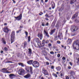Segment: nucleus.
Returning a JSON list of instances; mask_svg holds the SVG:
<instances>
[{"instance_id":"obj_18","label":"nucleus","mask_w":79,"mask_h":79,"mask_svg":"<svg viewBox=\"0 0 79 79\" xmlns=\"http://www.w3.org/2000/svg\"><path fill=\"white\" fill-rule=\"evenodd\" d=\"M77 0H70V4L72 5V4H73L74 2H76Z\"/></svg>"},{"instance_id":"obj_57","label":"nucleus","mask_w":79,"mask_h":79,"mask_svg":"<svg viewBox=\"0 0 79 79\" xmlns=\"http://www.w3.org/2000/svg\"><path fill=\"white\" fill-rule=\"evenodd\" d=\"M45 2L46 3H47L48 2V0H45Z\"/></svg>"},{"instance_id":"obj_46","label":"nucleus","mask_w":79,"mask_h":79,"mask_svg":"<svg viewBox=\"0 0 79 79\" xmlns=\"http://www.w3.org/2000/svg\"><path fill=\"white\" fill-rule=\"evenodd\" d=\"M51 69H54V66H51Z\"/></svg>"},{"instance_id":"obj_25","label":"nucleus","mask_w":79,"mask_h":79,"mask_svg":"<svg viewBox=\"0 0 79 79\" xmlns=\"http://www.w3.org/2000/svg\"><path fill=\"white\" fill-rule=\"evenodd\" d=\"M18 64H19V65H21V66H23V67H24V64H23L21 63H18Z\"/></svg>"},{"instance_id":"obj_4","label":"nucleus","mask_w":79,"mask_h":79,"mask_svg":"<svg viewBox=\"0 0 79 79\" xmlns=\"http://www.w3.org/2000/svg\"><path fill=\"white\" fill-rule=\"evenodd\" d=\"M77 27L76 26H72L70 29V30H71V31L73 32H76V31H77Z\"/></svg>"},{"instance_id":"obj_7","label":"nucleus","mask_w":79,"mask_h":79,"mask_svg":"<svg viewBox=\"0 0 79 79\" xmlns=\"http://www.w3.org/2000/svg\"><path fill=\"white\" fill-rule=\"evenodd\" d=\"M7 69H6L5 68L2 69V72L3 73H10L11 72H9L8 70H7Z\"/></svg>"},{"instance_id":"obj_5","label":"nucleus","mask_w":79,"mask_h":79,"mask_svg":"<svg viewBox=\"0 0 79 79\" xmlns=\"http://www.w3.org/2000/svg\"><path fill=\"white\" fill-rule=\"evenodd\" d=\"M25 71L23 69H19V71L18 72V73L19 75H23L24 74Z\"/></svg>"},{"instance_id":"obj_27","label":"nucleus","mask_w":79,"mask_h":79,"mask_svg":"<svg viewBox=\"0 0 79 79\" xmlns=\"http://www.w3.org/2000/svg\"><path fill=\"white\" fill-rule=\"evenodd\" d=\"M45 40H43V43H42V44H43V45L42 46V47H44V45H45Z\"/></svg>"},{"instance_id":"obj_14","label":"nucleus","mask_w":79,"mask_h":79,"mask_svg":"<svg viewBox=\"0 0 79 79\" xmlns=\"http://www.w3.org/2000/svg\"><path fill=\"white\" fill-rule=\"evenodd\" d=\"M38 37H39V38H40V40H42V39L43 37L42 34H39L38 35Z\"/></svg>"},{"instance_id":"obj_31","label":"nucleus","mask_w":79,"mask_h":79,"mask_svg":"<svg viewBox=\"0 0 79 79\" xmlns=\"http://www.w3.org/2000/svg\"><path fill=\"white\" fill-rule=\"evenodd\" d=\"M12 63L13 62H11V61H7L5 62V63Z\"/></svg>"},{"instance_id":"obj_42","label":"nucleus","mask_w":79,"mask_h":79,"mask_svg":"<svg viewBox=\"0 0 79 79\" xmlns=\"http://www.w3.org/2000/svg\"><path fill=\"white\" fill-rule=\"evenodd\" d=\"M60 76L61 77H63V74L62 73H61Z\"/></svg>"},{"instance_id":"obj_51","label":"nucleus","mask_w":79,"mask_h":79,"mask_svg":"<svg viewBox=\"0 0 79 79\" xmlns=\"http://www.w3.org/2000/svg\"><path fill=\"white\" fill-rule=\"evenodd\" d=\"M48 45L49 47H51L52 46V44H49Z\"/></svg>"},{"instance_id":"obj_52","label":"nucleus","mask_w":79,"mask_h":79,"mask_svg":"<svg viewBox=\"0 0 79 79\" xmlns=\"http://www.w3.org/2000/svg\"><path fill=\"white\" fill-rule=\"evenodd\" d=\"M77 61H78L77 62V63H79V58L78 59Z\"/></svg>"},{"instance_id":"obj_11","label":"nucleus","mask_w":79,"mask_h":79,"mask_svg":"<svg viewBox=\"0 0 79 79\" xmlns=\"http://www.w3.org/2000/svg\"><path fill=\"white\" fill-rule=\"evenodd\" d=\"M58 37V38H59L60 39H61V38L63 37V36L62 35V33H61V32L59 31V32Z\"/></svg>"},{"instance_id":"obj_62","label":"nucleus","mask_w":79,"mask_h":79,"mask_svg":"<svg viewBox=\"0 0 79 79\" xmlns=\"http://www.w3.org/2000/svg\"><path fill=\"white\" fill-rule=\"evenodd\" d=\"M41 0V2L42 3H43V2H44L43 0Z\"/></svg>"},{"instance_id":"obj_56","label":"nucleus","mask_w":79,"mask_h":79,"mask_svg":"<svg viewBox=\"0 0 79 79\" xmlns=\"http://www.w3.org/2000/svg\"><path fill=\"white\" fill-rule=\"evenodd\" d=\"M5 37L6 38H8V37H7L6 34Z\"/></svg>"},{"instance_id":"obj_50","label":"nucleus","mask_w":79,"mask_h":79,"mask_svg":"<svg viewBox=\"0 0 79 79\" xmlns=\"http://www.w3.org/2000/svg\"><path fill=\"white\" fill-rule=\"evenodd\" d=\"M69 64H70V65H71V66H72L73 64H72V63L69 62Z\"/></svg>"},{"instance_id":"obj_37","label":"nucleus","mask_w":79,"mask_h":79,"mask_svg":"<svg viewBox=\"0 0 79 79\" xmlns=\"http://www.w3.org/2000/svg\"><path fill=\"white\" fill-rule=\"evenodd\" d=\"M57 44H61V42L60 41H57Z\"/></svg>"},{"instance_id":"obj_47","label":"nucleus","mask_w":79,"mask_h":79,"mask_svg":"<svg viewBox=\"0 0 79 79\" xmlns=\"http://www.w3.org/2000/svg\"><path fill=\"white\" fill-rule=\"evenodd\" d=\"M39 38L36 39V41L39 42Z\"/></svg>"},{"instance_id":"obj_49","label":"nucleus","mask_w":79,"mask_h":79,"mask_svg":"<svg viewBox=\"0 0 79 79\" xmlns=\"http://www.w3.org/2000/svg\"><path fill=\"white\" fill-rule=\"evenodd\" d=\"M71 68V67L70 66H69L68 67V69H70Z\"/></svg>"},{"instance_id":"obj_8","label":"nucleus","mask_w":79,"mask_h":79,"mask_svg":"<svg viewBox=\"0 0 79 79\" xmlns=\"http://www.w3.org/2000/svg\"><path fill=\"white\" fill-rule=\"evenodd\" d=\"M43 73L45 74V75H48V72L47 71L44 69H43Z\"/></svg>"},{"instance_id":"obj_41","label":"nucleus","mask_w":79,"mask_h":79,"mask_svg":"<svg viewBox=\"0 0 79 79\" xmlns=\"http://www.w3.org/2000/svg\"><path fill=\"white\" fill-rule=\"evenodd\" d=\"M4 50L5 51H8V48H4Z\"/></svg>"},{"instance_id":"obj_40","label":"nucleus","mask_w":79,"mask_h":79,"mask_svg":"<svg viewBox=\"0 0 79 79\" xmlns=\"http://www.w3.org/2000/svg\"><path fill=\"white\" fill-rule=\"evenodd\" d=\"M25 33L26 34V36H27V35H28V33H27V32L25 31Z\"/></svg>"},{"instance_id":"obj_3","label":"nucleus","mask_w":79,"mask_h":79,"mask_svg":"<svg viewBox=\"0 0 79 79\" xmlns=\"http://www.w3.org/2000/svg\"><path fill=\"white\" fill-rule=\"evenodd\" d=\"M32 65L34 68H38L39 67V63L37 61H34L32 63Z\"/></svg>"},{"instance_id":"obj_48","label":"nucleus","mask_w":79,"mask_h":79,"mask_svg":"<svg viewBox=\"0 0 79 79\" xmlns=\"http://www.w3.org/2000/svg\"><path fill=\"white\" fill-rule=\"evenodd\" d=\"M62 60H65V58L64 57H63L62 58Z\"/></svg>"},{"instance_id":"obj_32","label":"nucleus","mask_w":79,"mask_h":79,"mask_svg":"<svg viewBox=\"0 0 79 79\" xmlns=\"http://www.w3.org/2000/svg\"><path fill=\"white\" fill-rule=\"evenodd\" d=\"M70 74H71L72 75H74V72H73V71H72V72L70 73Z\"/></svg>"},{"instance_id":"obj_13","label":"nucleus","mask_w":79,"mask_h":79,"mask_svg":"<svg viewBox=\"0 0 79 79\" xmlns=\"http://www.w3.org/2000/svg\"><path fill=\"white\" fill-rule=\"evenodd\" d=\"M52 9H54L55 8V3L53 2H52Z\"/></svg>"},{"instance_id":"obj_44","label":"nucleus","mask_w":79,"mask_h":79,"mask_svg":"<svg viewBox=\"0 0 79 79\" xmlns=\"http://www.w3.org/2000/svg\"><path fill=\"white\" fill-rule=\"evenodd\" d=\"M57 56L58 58H59V57H60V54H58L57 55Z\"/></svg>"},{"instance_id":"obj_33","label":"nucleus","mask_w":79,"mask_h":79,"mask_svg":"<svg viewBox=\"0 0 79 79\" xmlns=\"http://www.w3.org/2000/svg\"><path fill=\"white\" fill-rule=\"evenodd\" d=\"M54 39L56 40H58V37L56 36H55Z\"/></svg>"},{"instance_id":"obj_55","label":"nucleus","mask_w":79,"mask_h":79,"mask_svg":"<svg viewBox=\"0 0 79 79\" xmlns=\"http://www.w3.org/2000/svg\"><path fill=\"white\" fill-rule=\"evenodd\" d=\"M48 23H47L46 24V26H48Z\"/></svg>"},{"instance_id":"obj_64","label":"nucleus","mask_w":79,"mask_h":79,"mask_svg":"<svg viewBox=\"0 0 79 79\" xmlns=\"http://www.w3.org/2000/svg\"><path fill=\"white\" fill-rule=\"evenodd\" d=\"M41 79H44V77H41Z\"/></svg>"},{"instance_id":"obj_20","label":"nucleus","mask_w":79,"mask_h":79,"mask_svg":"<svg viewBox=\"0 0 79 79\" xmlns=\"http://www.w3.org/2000/svg\"><path fill=\"white\" fill-rule=\"evenodd\" d=\"M77 14H75L72 17V19H74V18H76L77 17Z\"/></svg>"},{"instance_id":"obj_53","label":"nucleus","mask_w":79,"mask_h":79,"mask_svg":"<svg viewBox=\"0 0 79 79\" xmlns=\"http://www.w3.org/2000/svg\"><path fill=\"white\" fill-rule=\"evenodd\" d=\"M42 26H44L45 24L44 23H42Z\"/></svg>"},{"instance_id":"obj_16","label":"nucleus","mask_w":79,"mask_h":79,"mask_svg":"<svg viewBox=\"0 0 79 79\" xmlns=\"http://www.w3.org/2000/svg\"><path fill=\"white\" fill-rule=\"evenodd\" d=\"M28 54L30 55V56H31V54H32V50L30 48L28 49Z\"/></svg>"},{"instance_id":"obj_45","label":"nucleus","mask_w":79,"mask_h":79,"mask_svg":"<svg viewBox=\"0 0 79 79\" xmlns=\"http://www.w3.org/2000/svg\"><path fill=\"white\" fill-rule=\"evenodd\" d=\"M66 79H69V77L68 76H65Z\"/></svg>"},{"instance_id":"obj_54","label":"nucleus","mask_w":79,"mask_h":79,"mask_svg":"<svg viewBox=\"0 0 79 79\" xmlns=\"http://www.w3.org/2000/svg\"><path fill=\"white\" fill-rule=\"evenodd\" d=\"M3 11H4V10H2V11L0 12L1 14H2V13L3 12Z\"/></svg>"},{"instance_id":"obj_28","label":"nucleus","mask_w":79,"mask_h":79,"mask_svg":"<svg viewBox=\"0 0 79 79\" xmlns=\"http://www.w3.org/2000/svg\"><path fill=\"white\" fill-rule=\"evenodd\" d=\"M28 42H29L31 41V36H29L28 37Z\"/></svg>"},{"instance_id":"obj_38","label":"nucleus","mask_w":79,"mask_h":79,"mask_svg":"<svg viewBox=\"0 0 79 79\" xmlns=\"http://www.w3.org/2000/svg\"><path fill=\"white\" fill-rule=\"evenodd\" d=\"M50 54H52L53 55V54H54V52H53L51 51V52H50Z\"/></svg>"},{"instance_id":"obj_19","label":"nucleus","mask_w":79,"mask_h":79,"mask_svg":"<svg viewBox=\"0 0 79 79\" xmlns=\"http://www.w3.org/2000/svg\"><path fill=\"white\" fill-rule=\"evenodd\" d=\"M72 42V40L71 39H69L67 40V43L68 44H71Z\"/></svg>"},{"instance_id":"obj_34","label":"nucleus","mask_w":79,"mask_h":79,"mask_svg":"<svg viewBox=\"0 0 79 79\" xmlns=\"http://www.w3.org/2000/svg\"><path fill=\"white\" fill-rule=\"evenodd\" d=\"M21 30H20L19 31H16V33H19V32H21Z\"/></svg>"},{"instance_id":"obj_15","label":"nucleus","mask_w":79,"mask_h":79,"mask_svg":"<svg viewBox=\"0 0 79 79\" xmlns=\"http://www.w3.org/2000/svg\"><path fill=\"white\" fill-rule=\"evenodd\" d=\"M33 62V60H31L27 62V63L29 64H32Z\"/></svg>"},{"instance_id":"obj_10","label":"nucleus","mask_w":79,"mask_h":79,"mask_svg":"<svg viewBox=\"0 0 79 79\" xmlns=\"http://www.w3.org/2000/svg\"><path fill=\"white\" fill-rule=\"evenodd\" d=\"M9 76L10 79H13L15 77H16V76L14 74H11L9 75Z\"/></svg>"},{"instance_id":"obj_58","label":"nucleus","mask_w":79,"mask_h":79,"mask_svg":"<svg viewBox=\"0 0 79 79\" xmlns=\"http://www.w3.org/2000/svg\"><path fill=\"white\" fill-rule=\"evenodd\" d=\"M14 3H16V1H13Z\"/></svg>"},{"instance_id":"obj_21","label":"nucleus","mask_w":79,"mask_h":79,"mask_svg":"<svg viewBox=\"0 0 79 79\" xmlns=\"http://www.w3.org/2000/svg\"><path fill=\"white\" fill-rule=\"evenodd\" d=\"M2 41L3 43L4 44H6V42L5 40V38H2Z\"/></svg>"},{"instance_id":"obj_29","label":"nucleus","mask_w":79,"mask_h":79,"mask_svg":"<svg viewBox=\"0 0 79 79\" xmlns=\"http://www.w3.org/2000/svg\"><path fill=\"white\" fill-rule=\"evenodd\" d=\"M52 75L53 76L55 77H57V75H56V74L53 73Z\"/></svg>"},{"instance_id":"obj_63","label":"nucleus","mask_w":79,"mask_h":79,"mask_svg":"<svg viewBox=\"0 0 79 79\" xmlns=\"http://www.w3.org/2000/svg\"><path fill=\"white\" fill-rule=\"evenodd\" d=\"M61 47H62V48H64V46L62 45Z\"/></svg>"},{"instance_id":"obj_24","label":"nucleus","mask_w":79,"mask_h":79,"mask_svg":"<svg viewBox=\"0 0 79 79\" xmlns=\"http://www.w3.org/2000/svg\"><path fill=\"white\" fill-rule=\"evenodd\" d=\"M55 29H54L53 30H52L51 31V35H52L55 32Z\"/></svg>"},{"instance_id":"obj_39","label":"nucleus","mask_w":79,"mask_h":79,"mask_svg":"<svg viewBox=\"0 0 79 79\" xmlns=\"http://www.w3.org/2000/svg\"><path fill=\"white\" fill-rule=\"evenodd\" d=\"M45 16H46V17H48V18L50 17V16H48V15H47V14H46L45 15Z\"/></svg>"},{"instance_id":"obj_60","label":"nucleus","mask_w":79,"mask_h":79,"mask_svg":"<svg viewBox=\"0 0 79 79\" xmlns=\"http://www.w3.org/2000/svg\"><path fill=\"white\" fill-rule=\"evenodd\" d=\"M1 53H3V51H2L1 52Z\"/></svg>"},{"instance_id":"obj_9","label":"nucleus","mask_w":79,"mask_h":79,"mask_svg":"<svg viewBox=\"0 0 79 79\" xmlns=\"http://www.w3.org/2000/svg\"><path fill=\"white\" fill-rule=\"evenodd\" d=\"M10 31V30L8 29L7 27H5L4 28V32L6 33H8V31Z\"/></svg>"},{"instance_id":"obj_59","label":"nucleus","mask_w":79,"mask_h":79,"mask_svg":"<svg viewBox=\"0 0 79 79\" xmlns=\"http://www.w3.org/2000/svg\"><path fill=\"white\" fill-rule=\"evenodd\" d=\"M4 25H5V26H6V25H7V23H5Z\"/></svg>"},{"instance_id":"obj_35","label":"nucleus","mask_w":79,"mask_h":79,"mask_svg":"<svg viewBox=\"0 0 79 79\" xmlns=\"http://www.w3.org/2000/svg\"><path fill=\"white\" fill-rule=\"evenodd\" d=\"M70 18V15H69L68 16V15H67V19H69Z\"/></svg>"},{"instance_id":"obj_12","label":"nucleus","mask_w":79,"mask_h":79,"mask_svg":"<svg viewBox=\"0 0 79 79\" xmlns=\"http://www.w3.org/2000/svg\"><path fill=\"white\" fill-rule=\"evenodd\" d=\"M44 33L45 34V36H47L48 37V38L50 37V36L49 35H48V33L46 31V30H44Z\"/></svg>"},{"instance_id":"obj_22","label":"nucleus","mask_w":79,"mask_h":79,"mask_svg":"<svg viewBox=\"0 0 79 79\" xmlns=\"http://www.w3.org/2000/svg\"><path fill=\"white\" fill-rule=\"evenodd\" d=\"M56 69L57 70V71H60V70H61V68L60 67H56Z\"/></svg>"},{"instance_id":"obj_43","label":"nucleus","mask_w":79,"mask_h":79,"mask_svg":"<svg viewBox=\"0 0 79 79\" xmlns=\"http://www.w3.org/2000/svg\"><path fill=\"white\" fill-rule=\"evenodd\" d=\"M46 64L47 65H49V63H48V62H47L46 63Z\"/></svg>"},{"instance_id":"obj_36","label":"nucleus","mask_w":79,"mask_h":79,"mask_svg":"<svg viewBox=\"0 0 79 79\" xmlns=\"http://www.w3.org/2000/svg\"><path fill=\"white\" fill-rule=\"evenodd\" d=\"M37 44L38 46H40V45H41V43H40L39 42H38Z\"/></svg>"},{"instance_id":"obj_23","label":"nucleus","mask_w":79,"mask_h":79,"mask_svg":"<svg viewBox=\"0 0 79 79\" xmlns=\"http://www.w3.org/2000/svg\"><path fill=\"white\" fill-rule=\"evenodd\" d=\"M30 70L31 73L32 74H33V72H32V67H30Z\"/></svg>"},{"instance_id":"obj_61","label":"nucleus","mask_w":79,"mask_h":79,"mask_svg":"<svg viewBox=\"0 0 79 79\" xmlns=\"http://www.w3.org/2000/svg\"><path fill=\"white\" fill-rule=\"evenodd\" d=\"M77 20L76 19L75 20V22H76V23H77Z\"/></svg>"},{"instance_id":"obj_17","label":"nucleus","mask_w":79,"mask_h":79,"mask_svg":"<svg viewBox=\"0 0 79 79\" xmlns=\"http://www.w3.org/2000/svg\"><path fill=\"white\" fill-rule=\"evenodd\" d=\"M31 77V75L30 74H27V75L24 76L25 78H29Z\"/></svg>"},{"instance_id":"obj_2","label":"nucleus","mask_w":79,"mask_h":79,"mask_svg":"<svg viewBox=\"0 0 79 79\" xmlns=\"http://www.w3.org/2000/svg\"><path fill=\"white\" fill-rule=\"evenodd\" d=\"M11 44H12V43H13L15 41V31H13L11 35Z\"/></svg>"},{"instance_id":"obj_30","label":"nucleus","mask_w":79,"mask_h":79,"mask_svg":"<svg viewBox=\"0 0 79 79\" xmlns=\"http://www.w3.org/2000/svg\"><path fill=\"white\" fill-rule=\"evenodd\" d=\"M26 71H27V72L28 73L29 72V69L27 68H26Z\"/></svg>"},{"instance_id":"obj_1","label":"nucleus","mask_w":79,"mask_h":79,"mask_svg":"<svg viewBox=\"0 0 79 79\" xmlns=\"http://www.w3.org/2000/svg\"><path fill=\"white\" fill-rule=\"evenodd\" d=\"M73 48L75 50H79V40L74 41L73 43Z\"/></svg>"},{"instance_id":"obj_26","label":"nucleus","mask_w":79,"mask_h":79,"mask_svg":"<svg viewBox=\"0 0 79 79\" xmlns=\"http://www.w3.org/2000/svg\"><path fill=\"white\" fill-rule=\"evenodd\" d=\"M26 45H27V42H25L24 44V48L26 47Z\"/></svg>"},{"instance_id":"obj_6","label":"nucleus","mask_w":79,"mask_h":79,"mask_svg":"<svg viewBox=\"0 0 79 79\" xmlns=\"http://www.w3.org/2000/svg\"><path fill=\"white\" fill-rule=\"evenodd\" d=\"M14 18L17 21H20V20L22 19V14H20V15L18 17H15Z\"/></svg>"}]
</instances>
